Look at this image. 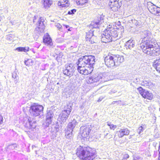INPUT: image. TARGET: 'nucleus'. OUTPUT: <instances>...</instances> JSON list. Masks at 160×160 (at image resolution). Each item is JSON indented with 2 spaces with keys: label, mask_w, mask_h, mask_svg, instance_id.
I'll list each match as a JSON object with an SVG mask.
<instances>
[{
  "label": "nucleus",
  "mask_w": 160,
  "mask_h": 160,
  "mask_svg": "<svg viewBox=\"0 0 160 160\" xmlns=\"http://www.w3.org/2000/svg\"><path fill=\"white\" fill-rule=\"evenodd\" d=\"M144 35L140 46L143 52L150 56L158 53L160 48L157 43L154 42L152 33L149 31H145Z\"/></svg>",
  "instance_id": "nucleus-1"
},
{
  "label": "nucleus",
  "mask_w": 160,
  "mask_h": 160,
  "mask_svg": "<svg viewBox=\"0 0 160 160\" xmlns=\"http://www.w3.org/2000/svg\"><path fill=\"white\" fill-rule=\"evenodd\" d=\"M75 153L80 160H93L97 157V152L95 148L90 146H79Z\"/></svg>",
  "instance_id": "nucleus-2"
},
{
  "label": "nucleus",
  "mask_w": 160,
  "mask_h": 160,
  "mask_svg": "<svg viewBox=\"0 0 160 160\" xmlns=\"http://www.w3.org/2000/svg\"><path fill=\"white\" fill-rule=\"evenodd\" d=\"M123 32L124 29L121 27L116 28L107 27L104 32V36L102 37L103 42L106 43L110 42L112 41V37H118Z\"/></svg>",
  "instance_id": "nucleus-3"
},
{
  "label": "nucleus",
  "mask_w": 160,
  "mask_h": 160,
  "mask_svg": "<svg viewBox=\"0 0 160 160\" xmlns=\"http://www.w3.org/2000/svg\"><path fill=\"white\" fill-rule=\"evenodd\" d=\"M124 60L123 56L118 54H114L109 53L105 58V65L108 67L114 66L116 63L119 64L122 62Z\"/></svg>",
  "instance_id": "nucleus-4"
},
{
  "label": "nucleus",
  "mask_w": 160,
  "mask_h": 160,
  "mask_svg": "<svg viewBox=\"0 0 160 160\" xmlns=\"http://www.w3.org/2000/svg\"><path fill=\"white\" fill-rule=\"evenodd\" d=\"M95 58L92 55H85L78 58L77 62L78 66H94Z\"/></svg>",
  "instance_id": "nucleus-5"
},
{
  "label": "nucleus",
  "mask_w": 160,
  "mask_h": 160,
  "mask_svg": "<svg viewBox=\"0 0 160 160\" xmlns=\"http://www.w3.org/2000/svg\"><path fill=\"white\" fill-rule=\"evenodd\" d=\"M43 107L37 103H34L30 107L29 112L31 115L34 117L38 116L43 113Z\"/></svg>",
  "instance_id": "nucleus-6"
},
{
  "label": "nucleus",
  "mask_w": 160,
  "mask_h": 160,
  "mask_svg": "<svg viewBox=\"0 0 160 160\" xmlns=\"http://www.w3.org/2000/svg\"><path fill=\"white\" fill-rule=\"evenodd\" d=\"M92 129L91 126L89 125H85L80 128L79 134L82 139L85 140L89 138Z\"/></svg>",
  "instance_id": "nucleus-7"
},
{
  "label": "nucleus",
  "mask_w": 160,
  "mask_h": 160,
  "mask_svg": "<svg viewBox=\"0 0 160 160\" xmlns=\"http://www.w3.org/2000/svg\"><path fill=\"white\" fill-rule=\"evenodd\" d=\"M138 92L142 97L144 99L151 101L154 98V95L150 91L143 89L139 87L137 88Z\"/></svg>",
  "instance_id": "nucleus-8"
},
{
  "label": "nucleus",
  "mask_w": 160,
  "mask_h": 160,
  "mask_svg": "<svg viewBox=\"0 0 160 160\" xmlns=\"http://www.w3.org/2000/svg\"><path fill=\"white\" fill-rule=\"evenodd\" d=\"M94 66H78L77 70L78 72L82 75H87L92 72Z\"/></svg>",
  "instance_id": "nucleus-9"
},
{
  "label": "nucleus",
  "mask_w": 160,
  "mask_h": 160,
  "mask_svg": "<svg viewBox=\"0 0 160 160\" xmlns=\"http://www.w3.org/2000/svg\"><path fill=\"white\" fill-rule=\"evenodd\" d=\"M108 5L112 11L116 12L118 11L122 6L120 0H110Z\"/></svg>",
  "instance_id": "nucleus-10"
},
{
  "label": "nucleus",
  "mask_w": 160,
  "mask_h": 160,
  "mask_svg": "<svg viewBox=\"0 0 160 160\" xmlns=\"http://www.w3.org/2000/svg\"><path fill=\"white\" fill-rule=\"evenodd\" d=\"M72 110V107L70 105H67L65 106L64 110L62 111L60 114L61 118H64L65 120L67 119L70 115Z\"/></svg>",
  "instance_id": "nucleus-11"
},
{
  "label": "nucleus",
  "mask_w": 160,
  "mask_h": 160,
  "mask_svg": "<svg viewBox=\"0 0 160 160\" xmlns=\"http://www.w3.org/2000/svg\"><path fill=\"white\" fill-rule=\"evenodd\" d=\"M93 32V31L90 30L86 33V40L90 43H95L96 40V38L94 35Z\"/></svg>",
  "instance_id": "nucleus-12"
},
{
  "label": "nucleus",
  "mask_w": 160,
  "mask_h": 160,
  "mask_svg": "<svg viewBox=\"0 0 160 160\" xmlns=\"http://www.w3.org/2000/svg\"><path fill=\"white\" fill-rule=\"evenodd\" d=\"M43 42L44 44L47 46H53L52 40L48 33H45L43 38Z\"/></svg>",
  "instance_id": "nucleus-13"
},
{
  "label": "nucleus",
  "mask_w": 160,
  "mask_h": 160,
  "mask_svg": "<svg viewBox=\"0 0 160 160\" xmlns=\"http://www.w3.org/2000/svg\"><path fill=\"white\" fill-rule=\"evenodd\" d=\"M148 8L149 12L152 14L160 16V8L153 4L148 5Z\"/></svg>",
  "instance_id": "nucleus-14"
},
{
  "label": "nucleus",
  "mask_w": 160,
  "mask_h": 160,
  "mask_svg": "<svg viewBox=\"0 0 160 160\" xmlns=\"http://www.w3.org/2000/svg\"><path fill=\"white\" fill-rule=\"evenodd\" d=\"M103 16H100L98 18L97 22H93L89 25V27L90 28H98V25L104 22Z\"/></svg>",
  "instance_id": "nucleus-15"
},
{
  "label": "nucleus",
  "mask_w": 160,
  "mask_h": 160,
  "mask_svg": "<svg viewBox=\"0 0 160 160\" xmlns=\"http://www.w3.org/2000/svg\"><path fill=\"white\" fill-rule=\"evenodd\" d=\"M129 133V130L127 128L121 129L117 132V136L119 138H121L125 136H128Z\"/></svg>",
  "instance_id": "nucleus-16"
},
{
  "label": "nucleus",
  "mask_w": 160,
  "mask_h": 160,
  "mask_svg": "<svg viewBox=\"0 0 160 160\" xmlns=\"http://www.w3.org/2000/svg\"><path fill=\"white\" fill-rule=\"evenodd\" d=\"M152 65L157 72L160 73V58L155 60L152 62Z\"/></svg>",
  "instance_id": "nucleus-17"
},
{
  "label": "nucleus",
  "mask_w": 160,
  "mask_h": 160,
  "mask_svg": "<svg viewBox=\"0 0 160 160\" xmlns=\"http://www.w3.org/2000/svg\"><path fill=\"white\" fill-rule=\"evenodd\" d=\"M37 126L36 122V121L32 122L29 121L28 122L26 123L25 127L29 129H33L35 128Z\"/></svg>",
  "instance_id": "nucleus-18"
},
{
  "label": "nucleus",
  "mask_w": 160,
  "mask_h": 160,
  "mask_svg": "<svg viewBox=\"0 0 160 160\" xmlns=\"http://www.w3.org/2000/svg\"><path fill=\"white\" fill-rule=\"evenodd\" d=\"M42 5L45 8H48L52 4V1L50 0H42Z\"/></svg>",
  "instance_id": "nucleus-19"
},
{
  "label": "nucleus",
  "mask_w": 160,
  "mask_h": 160,
  "mask_svg": "<svg viewBox=\"0 0 160 160\" xmlns=\"http://www.w3.org/2000/svg\"><path fill=\"white\" fill-rule=\"evenodd\" d=\"M68 2V0H60L58 3V5L60 8L66 6Z\"/></svg>",
  "instance_id": "nucleus-20"
},
{
  "label": "nucleus",
  "mask_w": 160,
  "mask_h": 160,
  "mask_svg": "<svg viewBox=\"0 0 160 160\" xmlns=\"http://www.w3.org/2000/svg\"><path fill=\"white\" fill-rule=\"evenodd\" d=\"M16 50H18L19 52H26L29 51L30 48L28 47H19L17 48Z\"/></svg>",
  "instance_id": "nucleus-21"
},
{
  "label": "nucleus",
  "mask_w": 160,
  "mask_h": 160,
  "mask_svg": "<svg viewBox=\"0 0 160 160\" xmlns=\"http://www.w3.org/2000/svg\"><path fill=\"white\" fill-rule=\"evenodd\" d=\"M76 4L78 5L82 6L88 3V0H74Z\"/></svg>",
  "instance_id": "nucleus-22"
},
{
  "label": "nucleus",
  "mask_w": 160,
  "mask_h": 160,
  "mask_svg": "<svg viewBox=\"0 0 160 160\" xmlns=\"http://www.w3.org/2000/svg\"><path fill=\"white\" fill-rule=\"evenodd\" d=\"M65 68H67V69L69 70L73 73H74L75 67L74 66V65L73 64L70 63L67 64Z\"/></svg>",
  "instance_id": "nucleus-23"
},
{
  "label": "nucleus",
  "mask_w": 160,
  "mask_h": 160,
  "mask_svg": "<svg viewBox=\"0 0 160 160\" xmlns=\"http://www.w3.org/2000/svg\"><path fill=\"white\" fill-rule=\"evenodd\" d=\"M63 72L64 75L69 77L72 76L74 73L66 68L63 70Z\"/></svg>",
  "instance_id": "nucleus-24"
},
{
  "label": "nucleus",
  "mask_w": 160,
  "mask_h": 160,
  "mask_svg": "<svg viewBox=\"0 0 160 160\" xmlns=\"http://www.w3.org/2000/svg\"><path fill=\"white\" fill-rule=\"evenodd\" d=\"M152 84L150 81L144 80L142 81V85L145 87H148L149 88L152 85Z\"/></svg>",
  "instance_id": "nucleus-25"
},
{
  "label": "nucleus",
  "mask_w": 160,
  "mask_h": 160,
  "mask_svg": "<svg viewBox=\"0 0 160 160\" xmlns=\"http://www.w3.org/2000/svg\"><path fill=\"white\" fill-rule=\"evenodd\" d=\"M51 123V117L50 116L47 117L45 122V124L46 126L47 127H48Z\"/></svg>",
  "instance_id": "nucleus-26"
},
{
  "label": "nucleus",
  "mask_w": 160,
  "mask_h": 160,
  "mask_svg": "<svg viewBox=\"0 0 160 160\" xmlns=\"http://www.w3.org/2000/svg\"><path fill=\"white\" fill-rule=\"evenodd\" d=\"M34 63L33 61L31 59H28L25 62V64L28 66H31L33 65Z\"/></svg>",
  "instance_id": "nucleus-27"
},
{
  "label": "nucleus",
  "mask_w": 160,
  "mask_h": 160,
  "mask_svg": "<svg viewBox=\"0 0 160 160\" xmlns=\"http://www.w3.org/2000/svg\"><path fill=\"white\" fill-rule=\"evenodd\" d=\"M107 125L110 128L113 130H115V129L117 128V126L116 125H114L110 122H107Z\"/></svg>",
  "instance_id": "nucleus-28"
},
{
  "label": "nucleus",
  "mask_w": 160,
  "mask_h": 160,
  "mask_svg": "<svg viewBox=\"0 0 160 160\" xmlns=\"http://www.w3.org/2000/svg\"><path fill=\"white\" fill-rule=\"evenodd\" d=\"M134 45L132 41V40H129L126 42V45L129 48H130L133 47Z\"/></svg>",
  "instance_id": "nucleus-29"
},
{
  "label": "nucleus",
  "mask_w": 160,
  "mask_h": 160,
  "mask_svg": "<svg viewBox=\"0 0 160 160\" xmlns=\"http://www.w3.org/2000/svg\"><path fill=\"white\" fill-rule=\"evenodd\" d=\"M146 125L145 124H142V126H140L138 128V133L140 134V133L143 131L146 128Z\"/></svg>",
  "instance_id": "nucleus-30"
},
{
  "label": "nucleus",
  "mask_w": 160,
  "mask_h": 160,
  "mask_svg": "<svg viewBox=\"0 0 160 160\" xmlns=\"http://www.w3.org/2000/svg\"><path fill=\"white\" fill-rule=\"evenodd\" d=\"M73 131L72 129L71 131L68 132V130L66 132L65 134V136L67 138H69L71 137V135L72 134V131Z\"/></svg>",
  "instance_id": "nucleus-31"
},
{
  "label": "nucleus",
  "mask_w": 160,
  "mask_h": 160,
  "mask_svg": "<svg viewBox=\"0 0 160 160\" xmlns=\"http://www.w3.org/2000/svg\"><path fill=\"white\" fill-rule=\"evenodd\" d=\"M15 36L14 34H10L7 36V39L8 40H12L14 38Z\"/></svg>",
  "instance_id": "nucleus-32"
},
{
  "label": "nucleus",
  "mask_w": 160,
  "mask_h": 160,
  "mask_svg": "<svg viewBox=\"0 0 160 160\" xmlns=\"http://www.w3.org/2000/svg\"><path fill=\"white\" fill-rule=\"evenodd\" d=\"M123 157L122 158V160H127V159L129 158V155L126 153H123L122 155Z\"/></svg>",
  "instance_id": "nucleus-33"
},
{
  "label": "nucleus",
  "mask_w": 160,
  "mask_h": 160,
  "mask_svg": "<svg viewBox=\"0 0 160 160\" xmlns=\"http://www.w3.org/2000/svg\"><path fill=\"white\" fill-rule=\"evenodd\" d=\"M76 12V10L75 9H73L71 10L70 11H69L68 12V13L69 14H74L75 12Z\"/></svg>",
  "instance_id": "nucleus-34"
},
{
  "label": "nucleus",
  "mask_w": 160,
  "mask_h": 160,
  "mask_svg": "<svg viewBox=\"0 0 160 160\" xmlns=\"http://www.w3.org/2000/svg\"><path fill=\"white\" fill-rule=\"evenodd\" d=\"M12 77L14 79H17V78H18L17 74L16 72H14L12 73Z\"/></svg>",
  "instance_id": "nucleus-35"
},
{
  "label": "nucleus",
  "mask_w": 160,
  "mask_h": 160,
  "mask_svg": "<svg viewBox=\"0 0 160 160\" xmlns=\"http://www.w3.org/2000/svg\"><path fill=\"white\" fill-rule=\"evenodd\" d=\"M43 21H44L42 17H41L39 18V20H38V22L39 25L40 24L41 22H42V24H43Z\"/></svg>",
  "instance_id": "nucleus-36"
},
{
  "label": "nucleus",
  "mask_w": 160,
  "mask_h": 160,
  "mask_svg": "<svg viewBox=\"0 0 160 160\" xmlns=\"http://www.w3.org/2000/svg\"><path fill=\"white\" fill-rule=\"evenodd\" d=\"M158 157L157 160H160V142L158 148Z\"/></svg>",
  "instance_id": "nucleus-37"
},
{
  "label": "nucleus",
  "mask_w": 160,
  "mask_h": 160,
  "mask_svg": "<svg viewBox=\"0 0 160 160\" xmlns=\"http://www.w3.org/2000/svg\"><path fill=\"white\" fill-rule=\"evenodd\" d=\"M3 118L2 116L0 114V125L3 123Z\"/></svg>",
  "instance_id": "nucleus-38"
},
{
  "label": "nucleus",
  "mask_w": 160,
  "mask_h": 160,
  "mask_svg": "<svg viewBox=\"0 0 160 160\" xmlns=\"http://www.w3.org/2000/svg\"><path fill=\"white\" fill-rule=\"evenodd\" d=\"M57 27L60 30L62 27L61 25L59 23H58L56 25Z\"/></svg>",
  "instance_id": "nucleus-39"
},
{
  "label": "nucleus",
  "mask_w": 160,
  "mask_h": 160,
  "mask_svg": "<svg viewBox=\"0 0 160 160\" xmlns=\"http://www.w3.org/2000/svg\"><path fill=\"white\" fill-rule=\"evenodd\" d=\"M69 126L72 128V129L74 127V126L73 125V124L72 122H70L69 123Z\"/></svg>",
  "instance_id": "nucleus-40"
},
{
  "label": "nucleus",
  "mask_w": 160,
  "mask_h": 160,
  "mask_svg": "<svg viewBox=\"0 0 160 160\" xmlns=\"http://www.w3.org/2000/svg\"><path fill=\"white\" fill-rule=\"evenodd\" d=\"M38 18V16H35L33 17V22H35V20L37 19Z\"/></svg>",
  "instance_id": "nucleus-41"
},
{
  "label": "nucleus",
  "mask_w": 160,
  "mask_h": 160,
  "mask_svg": "<svg viewBox=\"0 0 160 160\" xmlns=\"http://www.w3.org/2000/svg\"><path fill=\"white\" fill-rule=\"evenodd\" d=\"M102 100V98H99L97 100L98 102H101Z\"/></svg>",
  "instance_id": "nucleus-42"
},
{
  "label": "nucleus",
  "mask_w": 160,
  "mask_h": 160,
  "mask_svg": "<svg viewBox=\"0 0 160 160\" xmlns=\"http://www.w3.org/2000/svg\"><path fill=\"white\" fill-rule=\"evenodd\" d=\"M133 160H138V158L137 157H135L133 158Z\"/></svg>",
  "instance_id": "nucleus-43"
},
{
  "label": "nucleus",
  "mask_w": 160,
  "mask_h": 160,
  "mask_svg": "<svg viewBox=\"0 0 160 160\" xmlns=\"http://www.w3.org/2000/svg\"><path fill=\"white\" fill-rule=\"evenodd\" d=\"M65 27L67 28H68L69 27V26L68 25H65Z\"/></svg>",
  "instance_id": "nucleus-44"
},
{
  "label": "nucleus",
  "mask_w": 160,
  "mask_h": 160,
  "mask_svg": "<svg viewBox=\"0 0 160 160\" xmlns=\"http://www.w3.org/2000/svg\"><path fill=\"white\" fill-rule=\"evenodd\" d=\"M69 28L68 29V31H71V30H70V28Z\"/></svg>",
  "instance_id": "nucleus-45"
}]
</instances>
